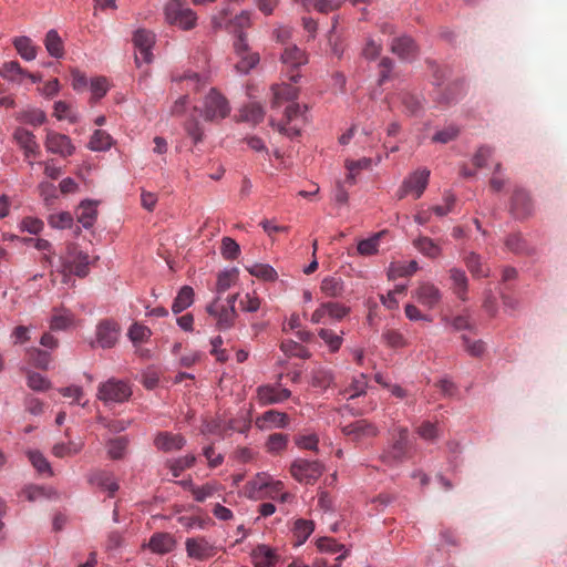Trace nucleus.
Returning <instances> with one entry per match:
<instances>
[{"instance_id":"1","label":"nucleus","mask_w":567,"mask_h":567,"mask_svg":"<svg viewBox=\"0 0 567 567\" xmlns=\"http://www.w3.org/2000/svg\"><path fill=\"white\" fill-rule=\"evenodd\" d=\"M60 262L64 277L69 275L85 277L90 271L92 260L76 244L70 243L65 248V252L60 256Z\"/></svg>"},{"instance_id":"2","label":"nucleus","mask_w":567,"mask_h":567,"mask_svg":"<svg viewBox=\"0 0 567 567\" xmlns=\"http://www.w3.org/2000/svg\"><path fill=\"white\" fill-rule=\"evenodd\" d=\"M195 111L207 122H219L229 115L230 105L223 94L212 89Z\"/></svg>"},{"instance_id":"3","label":"nucleus","mask_w":567,"mask_h":567,"mask_svg":"<svg viewBox=\"0 0 567 567\" xmlns=\"http://www.w3.org/2000/svg\"><path fill=\"white\" fill-rule=\"evenodd\" d=\"M185 0H168L164 7L165 20L172 25L183 30H190L196 25V13L184 7Z\"/></svg>"},{"instance_id":"4","label":"nucleus","mask_w":567,"mask_h":567,"mask_svg":"<svg viewBox=\"0 0 567 567\" xmlns=\"http://www.w3.org/2000/svg\"><path fill=\"white\" fill-rule=\"evenodd\" d=\"M234 52L238 61L234 69L239 75H247L259 63V54L251 51L245 33H240L234 41Z\"/></svg>"},{"instance_id":"5","label":"nucleus","mask_w":567,"mask_h":567,"mask_svg":"<svg viewBox=\"0 0 567 567\" xmlns=\"http://www.w3.org/2000/svg\"><path fill=\"white\" fill-rule=\"evenodd\" d=\"M132 395L130 384L124 380L111 378L97 388V399L105 404L123 403Z\"/></svg>"},{"instance_id":"6","label":"nucleus","mask_w":567,"mask_h":567,"mask_svg":"<svg viewBox=\"0 0 567 567\" xmlns=\"http://www.w3.org/2000/svg\"><path fill=\"white\" fill-rule=\"evenodd\" d=\"M307 105L291 103L286 107L285 122L278 123V130L289 137L298 136L307 122Z\"/></svg>"},{"instance_id":"7","label":"nucleus","mask_w":567,"mask_h":567,"mask_svg":"<svg viewBox=\"0 0 567 567\" xmlns=\"http://www.w3.org/2000/svg\"><path fill=\"white\" fill-rule=\"evenodd\" d=\"M323 465L319 461L297 458L290 465L292 477L301 484L315 483L323 473Z\"/></svg>"},{"instance_id":"8","label":"nucleus","mask_w":567,"mask_h":567,"mask_svg":"<svg viewBox=\"0 0 567 567\" xmlns=\"http://www.w3.org/2000/svg\"><path fill=\"white\" fill-rule=\"evenodd\" d=\"M412 297L422 307L433 310L443 301L444 293L434 282L430 280L420 281L412 291Z\"/></svg>"},{"instance_id":"9","label":"nucleus","mask_w":567,"mask_h":567,"mask_svg":"<svg viewBox=\"0 0 567 567\" xmlns=\"http://www.w3.org/2000/svg\"><path fill=\"white\" fill-rule=\"evenodd\" d=\"M408 429L398 427L393 429L394 442L383 451L381 460L389 466H394L405 458L408 449Z\"/></svg>"},{"instance_id":"10","label":"nucleus","mask_w":567,"mask_h":567,"mask_svg":"<svg viewBox=\"0 0 567 567\" xmlns=\"http://www.w3.org/2000/svg\"><path fill=\"white\" fill-rule=\"evenodd\" d=\"M430 178V171L420 168L411 173L402 183L396 192L398 199H402L408 195H413L414 198H420L427 187Z\"/></svg>"},{"instance_id":"11","label":"nucleus","mask_w":567,"mask_h":567,"mask_svg":"<svg viewBox=\"0 0 567 567\" xmlns=\"http://www.w3.org/2000/svg\"><path fill=\"white\" fill-rule=\"evenodd\" d=\"M227 17L228 10H223L218 16L214 17L212 19L214 29H225L231 33H235L237 38L240 33H244V29L250 27L251 12L248 10H243L233 19H227Z\"/></svg>"},{"instance_id":"12","label":"nucleus","mask_w":567,"mask_h":567,"mask_svg":"<svg viewBox=\"0 0 567 567\" xmlns=\"http://www.w3.org/2000/svg\"><path fill=\"white\" fill-rule=\"evenodd\" d=\"M133 43L135 48V63L141 66L143 63H151L153 59L152 49L155 43V34L145 29L134 32Z\"/></svg>"},{"instance_id":"13","label":"nucleus","mask_w":567,"mask_h":567,"mask_svg":"<svg viewBox=\"0 0 567 567\" xmlns=\"http://www.w3.org/2000/svg\"><path fill=\"white\" fill-rule=\"evenodd\" d=\"M349 313L350 307L340 302L327 301L320 303V306L312 312L310 321L315 324L324 323L327 318L341 321Z\"/></svg>"},{"instance_id":"14","label":"nucleus","mask_w":567,"mask_h":567,"mask_svg":"<svg viewBox=\"0 0 567 567\" xmlns=\"http://www.w3.org/2000/svg\"><path fill=\"white\" fill-rule=\"evenodd\" d=\"M219 296L206 307V311L216 321V328L220 331L229 330L236 320L237 311L233 308H226L218 302Z\"/></svg>"},{"instance_id":"15","label":"nucleus","mask_w":567,"mask_h":567,"mask_svg":"<svg viewBox=\"0 0 567 567\" xmlns=\"http://www.w3.org/2000/svg\"><path fill=\"white\" fill-rule=\"evenodd\" d=\"M187 556L195 560H205L216 554L214 544L204 536L190 537L185 540Z\"/></svg>"},{"instance_id":"16","label":"nucleus","mask_w":567,"mask_h":567,"mask_svg":"<svg viewBox=\"0 0 567 567\" xmlns=\"http://www.w3.org/2000/svg\"><path fill=\"white\" fill-rule=\"evenodd\" d=\"M291 396V391L277 384H265L257 388V399L260 405L278 404Z\"/></svg>"},{"instance_id":"17","label":"nucleus","mask_w":567,"mask_h":567,"mask_svg":"<svg viewBox=\"0 0 567 567\" xmlns=\"http://www.w3.org/2000/svg\"><path fill=\"white\" fill-rule=\"evenodd\" d=\"M281 62L287 68L291 69L292 73L289 74V80L296 83L301 75L299 72H296L295 69L305 65L308 62V58L307 54L297 45L289 44L281 53Z\"/></svg>"},{"instance_id":"18","label":"nucleus","mask_w":567,"mask_h":567,"mask_svg":"<svg viewBox=\"0 0 567 567\" xmlns=\"http://www.w3.org/2000/svg\"><path fill=\"white\" fill-rule=\"evenodd\" d=\"M44 145L49 153L63 157L72 155L75 150L69 136L54 131L47 132Z\"/></svg>"},{"instance_id":"19","label":"nucleus","mask_w":567,"mask_h":567,"mask_svg":"<svg viewBox=\"0 0 567 567\" xmlns=\"http://www.w3.org/2000/svg\"><path fill=\"white\" fill-rule=\"evenodd\" d=\"M118 336L120 328L114 321L103 320L96 326V343L103 349L113 348L118 340Z\"/></svg>"},{"instance_id":"20","label":"nucleus","mask_w":567,"mask_h":567,"mask_svg":"<svg viewBox=\"0 0 567 567\" xmlns=\"http://www.w3.org/2000/svg\"><path fill=\"white\" fill-rule=\"evenodd\" d=\"M341 431L344 435L351 437L355 442H361L368 437L377 436L379 433L378 427L367 420H358L346 424L341 427Z\"/></svg>"},{"instance_id":"21","label":"nucleus","mask_w":567,"mask_h":567,"mask_svg":"<svg viewBox=\"0 0 567 567\" xmlns=\"http://www.w3.org/2000/svg\"><path fill=\"white\" fill-rule=\"evenodd\" d=\"M289 424V416L285 412L268 410L258 416L255 425L260 431H270L274 429H286Z\"/></svg>"},{"instance_id":"22","label":"nucleus","mask_w":567,"mask_h":567,"mask_svg":"<svg viewBox=\"0 0 567 567\" xmlns=\"http://www.w3.org/2000/svg\"><path fill=\"white\" fill-rule=\"evenodd\" d=\"M393 54L398 55L403 61H412L419 54V49L409 35H401L394 38L390 44Z\"/></svg>"},{"instance_id":"23","label":"nucleus","mask_w":567,"mask_h":567,"mask_svg":"<svg viewBox=\"0 0 567 567\" xmlns=\"http://www.w3.org/2000/svg\"><path fill=\"white\" fill-rule=\"evenodd\" d=\"M13 138L18 146L23 151L24 157H35L40 153V145L38 144L35 136L32 132L18 127L13 133Z\"/></svg>"},{"instance_id":"24","label":"nucleus","mask_w":567,"mask_h":567,"mask_svg":"<svg viewBox=\"0 0 567 567\" xmlns=\"http://www.w3.org/2000/svg\"><path fill=\"white\" fill-rule=\"evenodd\" d=\"M511 212L516 218H525L533 212V203L528 193L523 188L514 190L511 204Z\"/></svg>"},{"instance_id":"25","label":"nucleus","mask_w":567,"mask_h":567,"mask_svg":"<svg viewBox=\"0 0 567 567\" xmlns=\"http://www.w3.org/2000/svg\"><path fill=\"white\" fill-rule=\"evenodd\" d=\"M449 276L451 280V288L453 293L461 300L466 301L468 299V278L462 268L452 267L449 269Z\"/></svg>"},{"instance_id":"26","label":"nucleus","mask_w":567,"mask_h":567,"mask_svg":"<svg viewBox=\"0 0 567 567\" xmlns=\"http://www.w3.org/2000/svg\"><path fill=\"white\" fill-rule=\"evenodd\" d=\"M89 481L92 485L109 492L110 497H113L118 489V484L113 474L105 471H96L92 473Z\"/></svg>"},{"instance_id":"27","label":"nucleus","mask_w":567,"mask_h":567,"mask_svg":"<svg viewBox=\"0 0 567 567\" xmlns=\"http://www.w3.org/2000/svg\"><path fill=\"white\" fill-rule=\"evenodd\" d=\"M27 75H29V72L22 69L17 61L6 62L0 69V76L2 79L18 85L23 84Z\"/></svg>"},{"instance_id":"28","label":"nucleus","mask_w":567,"mask_h":567,"mask_svg":"<svg viewBox=\"0 0 567 567\" xmlns=\"http://www.w3.org/2000/svg\"><path fill=\"white\" fill-rule=\"evenodd\" d=\"M206 76L193 71L174 72L172 81L177 83H185V87L193 91H198L206 84Z\"/></svg>"},{"instance_id":"29","label":"nucleus","mask_w":567,"mask_h":567,"mask_svg":"<svg viewBox=\"0 0 567 567\" xmlns=\"http://www.w3.org/2000/svg\"><path fill=\"white\" fill-rule=\"evenodd\" d=\"M272 107H278L282 102L293 101L298 96V89L292 84L281 83L271 86Z\"/></svg>"},{"instance_id":"30","label":"nucleus","mask_w":567,"mask_h":567,"mask_svg":"<svg viewBox=\"0 0 567 567\" xmlns=\"http://www.w3.org/2000/svg\"><path fill=\"white\" fill-rule=\"evenodd\" d=\"M464 262L473 278H487L491 275V269L483 262L482 257L474 251H471L464 257Z\"/></svg>"},{"instance_id":"31","label":"nucleus","mask_w":567,"mask_h":567,"mask_svg":"<svg viewBox=\"0 0 567 567\" xmlns=\"http://www.w3.org/2000/svg\"><path fill=\"white\" fill-rule=\"evenodd\" d=\"M154 443L157 449L165 451V452H169V451L181 450L185 445L186 441L179 434H172V433L164 432V433H159L156 436Z\"/></svg>"},{"instance_id":"32","label":"nucleus","mask_w":567,"mask_h":567,"mask_svg":"<svg viewBox=\"0 0 567 567\" xmlns=\"http://www.w3.org/2000/svg\"><path fill=\"white\" fill-rule=\"evenodd\" d=\"M97 217L96 202L83 200L78 209V220L83 228H91Z\"/></svg>"},{"instance_id":"33","label":"nucleus","mask_w":567,"mask_h":567,"mask_svg":"<svg viewBox=\"0 0 567 567\" xmlns=\"http://www.w3.org/2000/svg\"><path fill=\"white\" fill-rule=\"evenodd\" d=\"M320 289L326 297L341 298L344 295L346 287L341 278L328 276L322 279Z\"/></svg>"},{"instance_id":"34","label":"nucleus","mask_w":567,"mask_h":567,"mask_svg":"<svg viewBox=\"0 0 567 567\" xmlns=\"http://www.w3.org/2000/svg\"><path fill=\"white\" fill-rule=\"evenodd\" d=\"M175 542L167 533H156L148 542V548L155 554H167L173 550Z\"/></svg>"},{"instance_id":"35","label":"nucleus","mask_w":567,"mask_h":567,"mask_svg":"<svg viewBox=\"0 0 567 567\" xmlns=\"http://www.w3.org/2000/svg\"><path fill=\"white\" fill-rule=\"evenodd\" d=\"M419 269L416 260L409 262H392L388 268V278L395 280L398 278L410 277Z\"/></svg>"},{"instance_id":"36","label":"nucleus","mask_w":567,"mask_h":567,"mask_svg":"<svg viewBox=\"0 0 567 567\" xmlns=\"http://www.w3.org/2000/svg\"><path fill=\"white\" fill-rule=\"evenodd\" d=\"M114 144V138L104 130H95L90 138L89 148L93 152H106Z\"/></svg>"},{"instance_id":"37","label":"nucleus","mask_w":567,"mask_h":567,"mask_svg":"<svg viewBox=\"0 0 567 567\" xmlns=\"http://www.w3.org/2000/svg\"><path fill=\"white\" fill-rule=\"evenodd\" d=\"M73 322L74 316L70 310L64 308L54 309L50 319V328L55 331L66 330Z\"/></svg>"},{"instance_id":"38","label":"nucleus","mask_w":567,"mask_h":567,"mask_svg":"<svg viewBox=\"0 0 567 567\" xmlns=\"http://www.w3.org/2000/svg\"><path fill=\"white\" fill-rule=\"evenodd\" d=\"M221 489L223 486L217 482H208L200 486H197L194 483H189V491L192 492L194 499L199 503L205 502L207 498L214 496Z\"/></svg>"},{"instance_id":"39","label":"nucleus","mask_w":567,"mask_h":567,"mask_svg":"<svg viewBox=\"0 0 567 567\" xmlns=\"http://www.w3.org/2000/svg\"><path fill=\"white\" fill-rule=\"evenodd\" d=\"M44 47L52 58L61 59L64 55L63 41L55 29L47 32Z\"/></svg>"},{"instance_id":"40","label":"nucleus","mask_w":567,"mask_h":567,"mask_svg":"<svg viewBox=\"0 0 567 567\" xmlns=\"http://www.w3.org/2000/svg\"><path fill=\"white\" fill-rule=\"evenodd\" d=\"M194 295L190 286H183L173 301L172 311L177 315L189 308L194 302Z\"/></svg>"},{"instance_id":"41","label":"nucleus","mask_w":567,"mask_h":567,"mask_svg":"<svg viewBox=\"0 0 567 567\" xmlns=\"http://www.w3.org/2000/svg\"><path fill=\"white\" fill-rule=\"evenodd\" d=\"M245 268L251 276L265 281L272 282L276 281L278 278L276 269L269 264L255 262L245 266Z\"/></svg>"},{"instance_id":"42","label":"nucleus","mask_w":567,"mask_h":567,"mask_svg":"<svg viewBox=\"0 0 567 567\" xmlns=\"http://www.w3.org/2000/svg\"><path fill=\"white\" fill-rule=\"evenodd\" d=\"M255 567H275V554L266 545L257 546L251 553Z\"/></svg>"},{"instance_id":"43","label":"nucleus","mask_w":567,"mask_h":567,"mask_svg":"<svg viewBox=\"0 0 567 567\" xmlns=\"http://www.w3.org/2000/svg\"><path fill=\"white\" fill-rule=\"evenodd\" d=\"M12 43L23 60L33 61L37 58V47L29 37H17L13 39Z\"/></svg>"},{"instance_id":"44","label":"nucleus","mask_w":567,"mask_h":567,"mask_svg":"<svg viewBox=\"0 0 567 567\" xmlns=\"http://www.w3.org/2000/svg\"><path fill=\"white\" fill-rule=\"evenodd\" d=\"M264 107L257 102H249L240 110L241 120L254 125L260 123L264 120Z\"/></svg>"},{"instance_id":"45","label":"nucleus","mask_w":567,"mask_h":567,"mask_svg":"<svg viewBox=\"0 0 567 567\" xmlns=\"http://www.w3.org/2000/svg\"><path fill=\"white\" fill-rule=\"evenodd\" d=\"M17 120L32 126H40L45 122L47 115L41 109L28 107L17 114Z\"/></svg>"},{"instance_id":"46","label":"nucleus","mask_w":567,"mask_h":567,"mask_svg":"<svg viewBox=\"0 0 567 567\" xmlns=\"http://www.w3.org/2000/svg\"><path fill=\"white\" fill-rule=\"evenodd\" d=\"M238 269L237 268H228L224 269L218 274L216 289L217 293L221 295L227 291L237 280Z\"/></svg>"},{"instance_id":"47","label":"nucleus","mask_w":567,"mask_h":567,"mask_svg":"<svg viewBox=\"0 0 567 567\" xmlns=\"http://www.w3.org/2000/svg\"><path fill=\"white\" fill-rule=\"evenodd\" d=\"M28 458L33 465V467L40 473V474H47L48 476H52L53 472L51 468V465L49 461L45 458V456L37 450H29L27 452Z\"/></svg>"},{"instance_id":"48","label":"nucleus","mask_w":567,"mask_h":567,"mask_svg":"<svg viewBox=\"0 0 567 567\" xmlns=\"http://www.w3.org/2000/svg\"><path fill=\"white\" fill-rule=\"evenodd\" d=\"M317 546L321 551L326 553L341 551V554L337 557L338 563H341L348 556V549H346L343 545L338 544L334 539L329 537H322L318 539Z\"/></svg>"},{"instance_id":"49","label":"nucleus","mask_w":567,"mask_h":567,"mask_svg":"<svg viewBox=\"0 0 567 567\" xmlns=\"http://www.w3.org/2000/svg\"><path fill=\"white\" fill-rule=\"evenodd\" d=\"M400 99L405 112L410 115H419L423 109V100L419 95L402 92L400 93Z\"/></svg>"},{"instance_id":"50","label":"nucleus","mask_w":567,"mask_h":567,"mask_svg":"<svg viewBox=\"0 0 567 567\" xmlns=\"http://www.w3.org/2000/svg\"><path fill=\"white\" fill-rule=\"evenodd\" d=\"M414 247L424 256L436 258L441 255V248L429 237H419L414 240Z\"/></svg>"},{"instance_id":"51","label":"nucleus","mask_w":567,"mask_h":567,"mask_svg":"<svg viewBox=\"0 0 567 567\" xmlns=\"http://www.w3.org/2000/svg\"><path fill=\"white\" fill-rule=\"evenodd\" d=\"M315 529V524L312 520L307 519H298L295 523L293 535L297 539V545H302L309 538Z\"/></svg>"},{"instance_id":"52","label":"nucleus","mask_w":567,"mask_h":567,"mask_svg":"<svg viewBox=\"0 0 567 567\" xmlns=\"http://www.w3.org/2000/svg\"><path fill=\"white\" fill-rule=\"evenodd\" d=\"M280 349L288 357L301 359L310 358L309 350L293 340H284L280 344Z\"/></svg>"},{"instance_id":"53","label":"nucleus","mask_w":567,"mask_h":567,"mask_svg":"<svg viewBox=\"0 0 567 567\" xmlns=\"http://www.w3.org/2000/svg\"><path fill=\"white\" fill-rule=\"evenodd\" d=\"M196 457L194 454L172 460L167 462V467L171 470L174 477H178L181 473L195 464Z\"/></svg>"},{"instance_id":"54","label":"nucleus","mask_w":567,"mask_h":567,"mask_svg":"<svg viewBox=\"0 0 567 567\" xmlns=\"http://www.w3.org/2000/svg\"><path fill=\"white\" fill-rule=\"evenodd\" d=\"M73 221V217L69 212L53 213L48 217V224L54 229L72 228Z\"/></svg>"},{"instance_id":"55","label":"nucleus","mask_w":567,"mask_h":567,"mask_svg":"<svg viewBox=\"0 0 567 567\" xmlns=\"http://www.w3.org/2000/svg\"><path fill=\"white\" fill-rule=\"evenodd\" d=\"M383 233H377L367 239L358 243V252L362 256H372L378 252L379 241Z\"/></svg>"},{"instance_id":"56","label":"nucleus","mask_w":567,"mask_h":567,"mask_svg":"<svg viewBox=\"0 0 567 567\" xmlns=\"http://www.w3.org/2000/svg\"><path fill=\"white\" fill-rule=\"evenodd\" d=\"M83 447V443L81 442H68V443H56L52 447V453L56 457H65L70 455L78 454Z\"/></svg>"},{"instance_id":"57","label":"nucleus","mask_w":567,"mask_h":567,"mask_svg":"<svg viewBox=\"0 0 567 567\" xmlns=\"http://www.w3.org/2000/svg\"><path fill=\"white\" fill-rule=\"evenodd\" d=\"M28 386L37 392H43L50 389V380L41 373L30 371L27 377Z\"/></svg>"},{"instance_id":"58","label":"nucleus","mask_w":567,"mask_h":567,"mask_svg":"<svg viewBox=\"0 0 567 567\" xmlns=\"http://www.w3.org/2000/svg\"><path fill=\"white\" fill-rule=\"evenodd\" d=\"M311 382L313 386L326 389L333 382V374L329 369L317 368L312 371Z\"/></svg>"},{"instance_id":"59","label":"nucleus","mask_w":567,"mask_h":567,"mask_svg":"<svg viewBox=\"0 0 567 567\" xmlns=\"http://www.w3.org/2000/svg\"><path fill=\"white\" fill-rule=\"evenodd\" d=\"M441 321L444 324L451 326L454 331L470 330L472 328L470 317L467 315H458L454 318L442 315Z\"/></svg>"},{"instance_id":"60","label":"nucleus","mask_w":567,"mask_h":567,"mask_svg":"<svg viewBox=\"0 0 567 567\" xmlns=\"http://www.w3.org/2000/svg\"><path fill=\"white\" fill-rule=\"evenodd\" d=\"M288 444V435L282 433H274L269 435L266 447L269 453L277 454L284 451Z\"/></svg>"},{"instance_id":"61","label":"nucleus","mask_w":567,"mask_h":567,"mask_svg":"<svg viewBox=\"0 0 567 567\" xmlns=\"http://www.w3.org/2000/svg\"><path fill=\"white\" fill-rule=\"evenodd\" d=\"M318 334L332 352H336L340 349L343 341L341 336L336 334L330 329H320Z\"/></svg>"},{"instance_id":"62","label":"nucleus","mask_w":567,"mask_h":567,"mask_svg":"<svg viewBox=\"0 0 567 567\" xmlns=\"http://www.w3.org/2000/svg\"><path fill=\"white\" fill-rule=\"evenodd\" d=\"M382 339L391 348H403L408 344L403 334L398 330H385L382 333Z\"/></svg>"},{"instance_id":"63","label":"nucleus","mask_w":567,"mask_h":567,"mask_svg":"<svg viewBox=\"0 0 567 567\" xmlns=\"http://www.w3.org/2000/svg\"><path fill=\"white\" fill-rule=\"evenodd\" d=\"M89 85L94 100L102 99L109 91L107 80L103 76L92 79Z\"/></svg>"},{"instance_id":"64","label":"nucleus","mask_w":567,"mask_h":567,"mask_svg":"<svg viewBox=\"0 0 567 567\" xmlns=\"http://www.w3.org/2000/svg\"><path fill=\"white\" fill-rule=\"evenodd\" d=\"M240 252L239 245L230 237H224L221 240V255L225 259L234 260Z\"/></svg>"}]
</instances>
